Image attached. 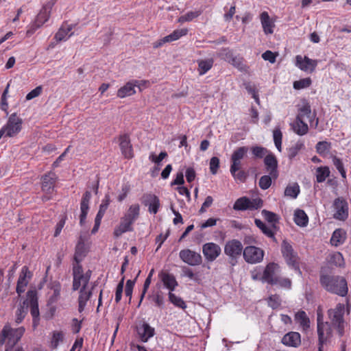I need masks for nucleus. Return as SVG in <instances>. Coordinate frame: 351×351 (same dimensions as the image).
<instances>
[{
    "mask_svg": "<svg viewBox=\"0 0 351 351\" xmlns=\"http://www.w3.org/2000/svg\"><path fill=\"white\" fill-rule=\"evenodd\" d=\"M321 285L329 292L340 296H346L348 291L347 281L339 276L322 275Z\"/></svg>",
    "mask_w": 351,
    "mask_h": 351,
    "instance_id": "1",
    "label": "nucleus"
},
{
    "mask_svg": "<svg viewBox=\"0 0 351 351\" xmlns=\"http://www.w3.org/2000/svg\"><path fill=\"white\" fill-rule=\"evenodd\" d=\"M25 328L21 326L17 328H12L9 324H5L1 332L7 339L5 351H11L14 346L19 341L25 332Z\"/></svg>",
    "mask_w": 351,
    "mask_h": 351,
    "instance_id": "2",
    "label": "nucleus"
},
{
    "mask_svg": "<svg viewBox=\"0 0 351 351\" xmlns=\"http://www.w3.org/2000/svg\"><path fill=\"white\" fill-rule=\"evenodd\" d=\"M57 180L58 176L53 171H49L42 176L41 189L44 193L43 196V201H48L51 199Z\"/></svg>",
    "mask_w": 351,
    "mask_h": 351,
    "instance_id": "3",
    "label": "nucleus"
},
{
    "mask_svg": "<svg viewBox=\"0 0 351 351\" xmlns=\"http://www.w3.org/2000/svg\"><path fill=\"white\" fill-rule=\"evenodd\" d=\"M281 252L287 265L294 269L299 275H301L302 272L299 267L298 255L294 252L292 246L287 241H282Z\"/></svg>",
    "mask_w": 351,
    "mask_h": 351,
    "instance_id": "4",
    "label": "nucleus"
},
{
    "mask_svg": "<svg viewBox=\"0 0 351 351\" xmlns=\"http://www.w3.org/2000/svg\"><path fill=\"white\" fill-rule=\"evenodd\" d=\"M345 312L344 305L338 304L334 309L328 311V315L332 324L337 328L339 336L344 333L343 315Z\"/></svg>",
    "mask_w": 351,
    "mask_h": 351,
    "instance_id": "5",
    "label": "nucleus"
},
{
    "mask_svg": "<svg viewBox=\"0 0 351 351\" xmlns=\"http://www.w3.org/2000/svg\"><path fill=\"white\" fill-rule=\"evenodd\" d=\"M54 3L49 1L46 3L36 16L35 21L30 25L29 29L27 31V34L31 35L35 32V31L41 27L45 22L49 19L51 10Z\"/></svg>",
    "mask_w": 351,
    "mask_h": 351,
    "instance_id": "6",
    "label": "nucleus"
},
{
    "mask_svg": "<svg viewBox=\"0 0 351 351\" xmlns=\"http://www.w3.org/2000/svg\"><path fill=\"white\" fill-rule=\"evenodd\" d=\"M22 123V119L19 117L16 113H13L9 117L6 124L1 130L5 134V137H13L21 130Z\"/></svg>",
    "mask_w": 351,
    "mask_h": 351,
    "instance_id": "7",
    "label": "nucleus"
},
{
    "mask_svg": "<svg viewBox=\"0 0 351 351\" xmlns=\"http://www.w3.org/2000/svg\"><path fill=\"white\" fill-rule=\"evenodd\" d=\"M23 302H26L27 308L29 306L30 307V313L33 318V327L35 328L38 326L40 320V313L36 290H29L27 293V298Z\"/></svg>",
    "mask_w": 351,
    "mask_h": 351,
    "instance_id": "8",
    "label": "nucleus"
},
{
    "mask_svg": "<svg viewBox=\"0 0 351 351\" xmlns=\"http://www.w3.org/2000/svg\"><path fill=\"white\" fill-rule=\"evenodd\" d=\"M332 208L333 210L332 217L335 219L344 221L349 215L348 204L343 197H337L334 199Z\"/></svg>",
    "mask_w": 351,
    "mask_h": 351,
    "instance_id": "9",
    "label": "nucleus"
},
{
    "mask_svg": "<svg viewBox=\"0 0 351 351\" xmlns=\"http://www.w3.org/2000/svg\"><path fill=\"white\" fill-rule=\"evenodd\" d=\"M301 120L306 119L311 127L316 128L318 125V119L316 118V114L311 112L310 104L306 100H303L302 104L298 106V113L296 116Z\"/></svg>",
    "mask_w": 351,
    "mask_h": 351,
    "instance_id": "10",
    "label": "nucleus"
},
{
    "mask_svg": "<svg viewBox=\"0 0 351 351\" xmlns=\"http://www.w3.org/2000/svg\"><path fill=\"white\" fill-rule=\"evenodd\" d=\"M263 200L260 198L250 199L247 197H242L236 200L233 209L235 210H257L262 207Z\"/></svg>",
    "mask_w": 351,
    "mask_h": 351,
    "instance_id": "11",
    "label": "nucleus"
},
{
    "mask_svg": "<svg viewBox=\"0 0 351 351\" xmlns=\"http://www.w3.org/2000/svg\"><path fill=\"white\" fill-rule=\"evenodd\" d=\"M73 291L79 290L80 288H86L88 284L87 279L84 276V271L82 265H75L72 267Z\"/></svg>",
    "mask_w": 351,
    "mask_h": 351,
    "instance_id": "12",
    "label": "nucleus"
},
{
    "mask_svg": "<svg viewBox=\"0 0 351 351\" xmlns=\"http://www.w3.org/2000/svg\"><path fill=\"white\" fill-rule=\"evenodd\" d=\"M179 257L184 263L190 266H197L202 263L201 254L190 249L180 250Z\"/></svg>",
    "mask_w": 351,
    "mask_h": 351,
    "instance_id": "13",
    "label": "nucleus"
},
{
    "mask_svg": "<svg viewBox=\"0 0 351 351\" xmlns=\"http://www.w3.org/2000/svg\"><path fill=\"white\" fill-rule=\"evenodd\" d=\"M264 252L255 246H247L243 250V258L246 262L251 264L260 263L263 259Z\"/></svg>",
    "mask_w": 351,
    "mask_h": 351,
    "instance_id": "14",
    "label": "nucleus"
},
{
    "mask_svg": "<svg viewBox=\"0 0 351 351\" xmlns=\"http://www.w3.org/2000/svg\"><path fill=\"white\" fill-rule=\"evenodd\" d=\"M32 278V273L29 270L27 266H23L19 274L16 289V293L19 295H21L25 292Z\"/></svg>",
    "mask_w": 351,
    "mask_h": 351,
    "instance_id": "15",
    "label": "nucleus"
},
{
    "mask_svg": "<svg viewBox=\"0 0 351 351\" xmlns=\"http://www.w3.org/2000/svg\"><path fill=\"white\" fill-rule=\"evenodd\" d=\"M221 250L217 243L210 242L206 243L202 246V253L206 261L209 262L214 261L221 254Z\"/></svg>",
    "mask_w": 351,
    "mask_h": 351,
    "instance_id": "16",
    "label": "nucleus"
},
{
    "mask_svg": "<svg viewBox=\"0 0 351 351\" xmlns=\"http://www.w3.org/2000/svg\"><path fill=\"white\" fill-rule=\"evenodd\" d=\"M317 60H312L307 56L302 57L300 55H298L295 57V66L305 72H313L317 65Z\"/></svg>",
    "mask_w": 351,
    "mask_h": 351,
    "instance_id": "17",
    "label": "nucleus"
},
{
    "mask_svg": "<svg viewBox=\"0 0 351 351\" xmlns=\"http://www.w3.org/2000/svg\"><path fill=\"white\" fill-rule=\"evenodd\" d=\"M242 251H243L242 243L237 239L228 241L224 247L225 254L232 258H236L240 256Z\"/></svg>",
    "mask_w": 351,
    "mask_h": 351,
    "instance_id": "18",
    "label": "nucleus"
},
{
    "mask_svg": "<svg viewBox=\"0 0 351 351\" xmlns=\"http://www.w3.org/2000/svg\"><path fill=\"white\" fill-rule=\"evenodd\" d=\"M280 274V267L274 263H269L265 268L261 276V280L270 284Z\"/></svg>",
    "mask_w": 351,
    "mask_h": 351,
    "instance_id": "19",
    "label": "nucleus"
},
{
    "mask_svg": "<svg viewBox=\"0 0 351 351\" xmlns=\"http://www.w3.org/2000/svg\"><path fill=\"white\" fill-rule=\"evenodd\" d=\"M136 332L141 341L143 343L147 342L155 335L154 328L145 322L137 326Z\"/></svg>",
    "mask_w": 351,
    "mask_h": 351,
    "instance_id": "20",
    "label": "nucleus"
},
{
    "mask_svg": "<svg viewBox=\"0 0 351 351\" xmlns=\"http://www.w3.org/2000/svg\"><path fill=\"white\" fill-rule=\"evenodd\" d=\"M317 330L318 335V348H323L324 344L330 335V326L328 322H326V324H319L317 326Z\"/></svg>",
    "mask_w": 351,
    "mask_h": 351,
    "instance_id": "21",
    "label": "nucleus"
},
{
    "mask_svg": "<svg viewBox=\"0 0 351 351\" xmlns=\"http://www.w3.org/2000/svg\"><path fill=\"white\" fill-rule=\"evenodd\" d=\"M91 199V193L86 191L82 195L80 202V223L83 225L86 221L88 212L89 210V203Z\"/></svg>",
    "mask_w": 351,
    "mask_h": 351,
    "instance_id": "22",
    "label": "nucleus"
},
{
    "mask_svg": "<svg viewBox=\"0 0 351 351\" xmlns=\"http://www.w3.org/2000/svg\"><path fill=\"white\" fill-rule=\"evenodd\" d=\"M264 163L267 169V171L271 176L275 180L278 176V161L275 156L272 154H267L264 159Z\"/></svg>",
    "mask_w": 351,
    "mask_h": 351,
    "instance_id": "23",
    "label": "nucleus"
},
{
    "mask_svg": "<svg viewBox=\"0 0 351 351\" xmlns=\"http://www.w3.org/2000/svg\"><path fill=\"white\" fill-rule=\"evenodd\" d=\"M95 285L94 284L90 290H88L87 287L80 289L78 297V311L80 313H82L84 310L87 302L91 298Z\"/></svg>",
    "mask_w": 351,
    "mask_h": 351,
    "instance_id": "24",
    "label": "nucleus"
},
{
    "mask_svg": "<svg viewBox=\"0 0 351 351\" xmlns=\"http://www.w3.org/2000/svg\"><path fill=\"white\" fill-rule=\"evenodd\" d=\"M159 277L165 287H166L169 292H173L178 285L176 277L171 274L162 271L160 273Z\"/></svg>",
    "mask_w": 351,
    "mask_h": 351,
    "instance_id": "25",
    "label": "nucleus"
},
{
    "mask_svg": "<svg viewBox=\"0 0 351 351\" xmlns=\"http://www.w3.org/2000/svg\"><path fill=\"white\" fill-rule=\"evenodd\" d=\"M282 343L287 346L297 348L301 343L300 334L297 332H289L284 335Z\"/></svg>",
    "mask_w": 351,
    "mask_h": 351,
    "instance_id": "26",
    "label": "nucleus"
},
{
    "mask_svg": "<svg viewBox=\"0 0 351 351\" xmlns=\"http://www.w3.org/2000/svg\"><path fill=\"white\" fill-rule=\"evenodd\" d=\"M73 28L72 24H63L55 35L56 40L59 42L68 40L73 34Z\"/></svg>",
    "mask_w": 351,
    "mask_h": 351,
    "instance_id": "27",
    "label": "nucleus"
},
{
    "mask_svg": "<svg viewBox=\"0 0 351 351\" xmlns=\"http://www.w3.org/2000/svg\"><path fill=\"white\" fill-rule=\"evenodd\" d=\"M120 141V148L122 154L125 158L132 157V148L130 143V137L128 134H123L119 137Z\"/></svg>",
    "mask_w": 351,
    "mask_h": 351,
    "instance_id": "28",
    "label": "nucleus"
},
{
    "mask_svg": "<svg viewBox=\"0 0 351 351\" xmlns=\"http://www.w3.org/2000/svg\"><path fill=\"white\" fill-rule=\"evenodd\" d=\"M145 205L149 207V212L156 214L160 207V200L158 197L152 194H148L145 196Z\"/></svg>",
    "mask_w": 351,
    "mask_h": 351,
    "instance_id": "29",
    "label": "nucleus"
},
{
    "mask_svg": "<svg viewBox=\"0 0 351 351\" xmlns=\"http://www.w3.org/2000/svg\"><path fill=\"white\" fill-rule=\"evenodd\" d=\"M133 223L129 221L125 217L121 219L119 226L114 229V234L116 237H120L122 234L126 232H130L133 230L132 228Z\"/></svg>",
    "mask_w": 351,
    "mask_h": 351,
    "instance_id": "30",
    "label": "nucleus"
},
{
    "mask_svg": "<svg viewBox=\"0 0 351 351\" xmlns=\"http://www.w3.org/2000/svg\"><path fill=\"white\" fill-rule=\"evenodd\" d=\"M295 320L299 324L302 330L307 332L310 328V319L304 311H299L295 315Z\"/></svg>",
    "mask_w": 351,
    "mask_h": 351,
    "instance_id": "31",
    "label": "nucleus"
},
{
    "mask_svg": "<svg viewBox=\"0 0 351 351\" xmlns=\"http://www.w3.org/2000/svg\"><path fill=\"white\" fill-rule=\"evenodd\" d=\"M86 255V251L85 245L84 242L80 241L75 247L73 265H81L80 263L83 261Z\"/></svg>",
    "mask_w": 351,
    "mask_h": 351,
    "instance_id": "32",
    "label": "nucleus"
},
{
    "mask_svg": "<svg viewBox=\"0 0 351 351\" xmlns=\"http://www.w3.org/2000/svg\"><path fill=\"white\" fill-rule=\"evenodd\" d=\"M261 21L265 34H271L274 32V23L271 20L267 12H263L261 14Z\"/></svg>",
    "mask_w": 351,
    "mask_h": 351,
    "instance_id": "33",
    "label": "nucleus"
},
{
    "mask_svg": "<svg viewBox=\"0 0 351 351\" xmlns=\"http://www.w3.org/2000/svg\"><path fill=\"white\" fill-rule=\"evenodd\" d=\"M291 128L295 133L299 136H303L307 134L308 126L303 120L295 118V121L291 124Z\"/></svg>",
    "mask_w": 351,
    "mask_h": 351,
    "instance_id": "34",
    "label": "nucleus"
},
{
    "mask_svg": "<svg viewBox=\"0 0 351 351\" xmlns=\"http://www.w3.org/2000/svg\"><path fill=\"white\" fill-rule=\"evenodd\" d=\"M134 84L132 80L127 82L123 86L117 90V97L119 98H125L136 93Z\"/></svg>",
    "mask_w": 351,
    "mask_h": 351,
    "instance_id": "35",
    "label": "nucleus"
},
{
    "mask_svg": "<svg viewBox=\"0 0 351 351\" xmlns=\"http://www.w3.org/2000/svg\"><path fill=\"white\" fill-rule=\"evenodd\" d=\"M49 287L52 293L49 296L48 303L52 304L56 303L60 298L61 285L58 281H53L49 284Z\"/></svg>",
    "mask_w": 351,
    "mask_h": 351,
    "instance_id": "36",
    "label": "nucleus"
},
{
    "mask_svg": "<svg viewBox=\"0 0 351 351\" xmlns=\"http://www.w3.org/2000/svg\"><path fill=\"white\" fill-rule=\"evenodd\" d=\"M294 221L300 227H306L308 223V217L303 210L297 209L294 212Z\"/></svg>",
    "mask_w": 351,
    "mask_h": 351,
    "instance_id": "37",
    "label": "nucleus"
},
{
    "mask_svg": "<svg viewBox=\"0 0 351 351\" xmlns=\"http://www.w3.org/2000/svg\"><path fill=\"white\" fill-rule=\"evenodd\" d=\"M140 215V206L138 204L131 205L123 217L134 223Z\"/></svg>",
    "mask_w": 351,
    "mask_h": 351,
    "instance_id": "38",
    "label": "nucleus"
},
{
    "mask_svg": "<svg viewBox=\"0 0 351 351\" xmlns=\"http://www.w3.org/2000/svg\"><path fill=\"white\" fill-rule=\"evenodd\" d=\"M346 239V232L342 229L335 230L330 239L331 243L335 246L343 244Z\"/></svg>",
    "mask_w": 351,
    "mask_h": 351,
    "instance_id": "39",
    "label": "nucleus"
},
{
    "mask_svg": "<svg viewBox=\"0 0 351 351\" xmlns=\"http://www.w3.org/2000/svg\"><path fill=\"white\" fill-rule=\"evenodd\" d=\"M256 226L261 230L263 233L265 234L267 237L275 239L274 233L272 230V227L267 226L264 222H263L261 219H256L254 221Z\"/></svg>",
    "mask_w": 351,
    "mask_h": 351,
    "instance_id": "40",
    "label": "nucleus"
},
{
    "mask_svg": "<svg viewBox=\"0 0 351 351\" xmlns=\"http://www.w3.org/2000/svg\"><path fill=\"white\" fill-rule=\"evenodd\" d=\"M330 169L327 166L319 167L316 169V180L319 183L324 182L329 177Z\"/></svg>",
    "mask_w": 351,
    "mask_h": 351,
    "instance_id": "41",
    "label": "nucleus"
},
{
    "mask_svg": "<svg viewBox=\"0 0 351 351\" xmlns=\"http://www.w3.org/2000/svg\"><path fill=\"white\" fill-rule=\"evenodd\" d=\"M213 60L208 58L206 60H202L198 62V71L199 74L202 75L208 72L213 65Z\"/></svg>",
    "mask_w": 351,
    "mask_h": 351,
    "instance_id": "42",
    "label": "nucleus"
},
{
    "mask_svg": "<svg viewBox=\"0 0 351 351\" xmlns=\"http://www.w3.org/2000/svg\"><path fill=\"white\" fill-rule=\"evenodd\" d=\"M300 192V186L298 183L288 185L285 190V195L292 199H295Z\"/></svg>",
    "mask_w": 351,
    "mask_h": 351,
    "instance_id": "43",
    "label": "nucleus"
},
{
    "mask_svg": "<svg viewBox=\"0 0 351 351\" xmlns=\"http://www.w3.org/2000/svg\"><path fill=\"white\" fill-rule=\"evenodd\" d=\"M27 313V304L26 302H23L22 304L19 306L15 313V322L19 324L23 322L25 317Z\"/></svg>",
    "mask_w": 351,
    "mask_h": 351,
    "instance_id": "44",
    "label": "nucleus"
},
{
    "mask_svg": "<svg viewBox=\"0 0 351 351\" xmlns=\"http://www.w3.org/2000/svg\"><path fill=\"white\" fill-rule=\"evenodd\" d=\"M304 148V144L302 141H297L288 149V158L290 160L293 159L299 153V152Z\"/></svg>",
    "mask_w": 351,
    "mask_h": 351,
    "instance_id": "45",
    "label": "nucleus"
},
{
    "mask_svg": "<svg viewBox=\"0 0 351 351\" xmlns=\"http://www.w3.org/2000/svg\"><path fill=\"white\" fill-rule=\"evenodd\" d=\"M269 285H276L282 288L290 289L291 286V281L287 278H282L278 275L271 281Z\"/></svg>",
    "mask_w": 351,
    "mask_h": 351,
    "instance_id": "46",
    "label": "nucleus"
},
{
    "mask_svg": "<svg viewBox=\"0 0 351 351\" xmlns=\"http://www.w3.org/2000/svg\"><path fill=\"white\" fill-rule=\"evenodd\" d=\"M188 29L185 28L176 29L169 35L165 36V40L168 41V43L177 40L182 36L186 35Z\"/></svg>",
    "mask_w": 351,
    "mask_h": 351,
    "instance_id": "47",
    "label": "nucleus"
},
{
    "mask_svg": "<svg viewBox=\"0 0 351 351\" xmlns=\"http://www.w3.org/2000/svg\"><path fill=\"white\" fill-rule=\"evenodd\" d=\"M168 296L170 302H171L174 306L182 309H185L186 308L185 302L180 297L173 293V292H169Z\"/></svg>",
    "mask_w": 351,
    "mask_h": 351,
    "instance_id": "48",
    "label": "nucleus"
},
{
    "mask_svg": "<svg viewBox=\"0 0 351 351\" xmlns=\"http://www.w3.org/2000/svg\"><path fill=\"white\" fill-rule=\"evenodd\" d=\"M331 143L327 141H319L316 144L315 149L317 154L325 156L330 149Z\"/></svg>",
    "mask_w": 351,
    "mask_h": 351,
    "instance_id": "49",
    "label": "nucleus"
},
{
    "mask_svg": "<svg viewBox=\"0 0 351 351\" xmlns=\"http://www.w3.org/2000/svg\"><path fill=\"white\" fill-rule=\"evenodd\" d=\"M261 214L266 221L271 223V227L275 228V223L278 221V215L276 213L267 210H263L261 211Z\"/></svg>",
    "mask_w": 351,
    "mask_h": 351,
    "instance_id": "50",
    "label": "nucleus"
},
{
    "mask_svg": "<svg viewBox=\"0 0 351 351\" xmlns=\"http://www.w3.org/2000/svg\"><path fill=\"white\" fill-rule=\"evenodd\" d=\"M332 161L336 169L338 170L339 173L341 174V177L343 178H346V171L344 168L343 163L342 162V160L336 156H331Z\"/></svg>",
    "mask_w": 351,
    "mask_h": 351,
    "instance_id": "51",
    "label": "nucleus"
},
{
    "mask_svg": "<svg viewBox=\"0 0 351 351\" xmlns=\"http://www.w3.org/2000/svg\"><path fill=\"white\" fill-rule=\"evenodd\" d=\"M330 262L335 266L343 267L345 265L344 258L340 252H335L330 255Z\"/></svg>",
    "mask_w": 351,
    "mask_h": 351,
    "instance_id": "52",
    "label": "nucleus"
},
{
    "mask_svg": "<svg viewBox=\"0 0 351 351\" xmlns=\"http://www.w3.org/2000/svg\"><path fill=\"white\" fill-rule=\"evenodd\" d=\"M273 138L275 146L279 152L282 150V134L280 128H276L273 131Z\"/></svg>",
    "mask_w": 351,
    "mask_h": 351,
    "instance_id": "53",
    "label": "nucleus"
},
{
    "mask_svg": "<svg viewBox=\"0 0 351 351\" xmlns=\"http://www.w3.org/2000/svg\"><path fill=\"white\" fill-rule=\"evenodd\" d=\"M229 63L241 71H245L246 69L244 60L239 55H235Z\"/></svg>",
    "mask_w": 351,
    "mask_h": 351,
    "instance_id": "54",
    "label": "nucleus"
},
{
    "mask_svg": "<svg viewBox=\"0 0 351 351\" xmlns=\"http://www.w3.org/2000/svg\"><path fill=\"white\" fill-rule=\"evenodd\" d=\"M247 151L248 148L245 146L237 148L233 152L230 160H241L245 156Z\"/></svg>",
    "mask_w": 351,
    "mask_h": 351,
    "instance_id": "55",
    "label": "nucleus"
},
{
    "mask_svg": "<svg viewBox=\"0 0 351 351\" xmlns=\"http://www.w3.org/2000/svg\"><path fill=\"white\" fill-rule=\"evenodd\" d=\"M152 300L155 303V305L160 308H163L165 306V298L162 291H157L155 294L152 295Z\"/></svg>",
    "mask_w": 351,
    "mask_h": 351,
    "instance_id": "56",
    "label": "nucleus"
},
{
    "mask_svg": "<svg viewBox=\"0 0 351 351\" xmlns=\"http://www.w3.org/2000/svg\"><path fill=\"white\" fill-rule=\"evenodd\" d=\"M272 179H274L271 176L269 175H265L263 176L258 182V185L260 188L263 190H266L269 189L271 184Z\"/></svg>",
    "mask_w": 351,
    "mask_h": 351,
    "instance_id": "57",
    "label": "nucleus"
},
{
    "mask_svg": "<svg viewBox=\"0 0 351 351\" xmlns=\"http://www.w3.org/2000/svg\"><path fill=\"white\" fill-rule=\"evenodd\" d=\"M201 14L199 11H191L187 12L186 14L181 16L178 19V22L184 23L186 21H191L193 19L198 17Z\"/></svg>",
    "mask_w": 351,
    "mask_h": 351,
    "instance_id": "58",
    "label": "nucleus"
},
{
    "mask_svg": "<svg viewBox=\"0 0 351 351\" xmlns=\"http://www.w3.org/2000/svg\"><path fill=\"white\" fill-rule=\"evenodd\" d=\"M311 84V80L309 77L304 78L293 82V88L296 90L303 89Z\"/></svg>",
    "mask_w": 351,
    "mask_h": 351,
    "instance_id": "59",
    "label": "nucleus"
},
{
    "mask_svg": "<svg viewBox=\"0 0 351 351\" xmlns=\"http://www.w3.org/2000/svg\"><path fill=\"white\" fill-rule=\"evenodd\" d=\"M234 56L233 51L228 48H223L219 52V56L228 62H231Z\"/></svg>",
    "mask_w": 351,
    "mask_h": 351,
    "instance_id": "60",
    "label": "nucleus"
},
{
    "mask_svg": "<svg viewBox=\"0 0 351 351\" xmlns=\"http://www.w3.org/2000/svg\"><path fill=\"white\" fill-rule=\"evenodd\" d=\"M252 154L259 158H262L267 153V149L263 147L254 146L252 147Z\"/></svg>",
    "mask_w": 351,
    "mask_h": 351,
    "instance_id": "61",
    "label": "nucleus"
},
{
    "mask_svg": "<svg viewBox=\"0 0 351 351\" xmlns=\"http://www.w3.org/2000/svg\"><path fill=\"white\" fill-rule=\"evenodd\" d=\"M63 340V334L61 332H54L51 339V347L56 349L59 346L60 342Z\"/></svg>",
    "mask_w": 351,
    "mask_h": 351,
    "instance_id": "62",
    "label": "nucleus"
},
{
    "mask_svg": "<svg viewBox=\"0 0 351 351\" xmlns=\"http://www.w3.org/2000/svg\"><path fill=\"white\" fill-rule=\"evenodd\" d=\"M281 304V300L278 295H272L269 298L268 305L273 309L278 308Z\"/></svg>",
    "mask_w": 351,
    "mask_h": 351,
    "instance_id": "63",
    "label": "nucleus"
},
{
    "mask_svg": "<svg viewBox=\"0 0 351 351\" xmlns=\"http://www.w3.org/2000/svg\"><path fill=\"white\" fill-rule=\"evenodd\" d=\"M235 180L244 182L247 178V173L241 169L238 171L230 173Z\"/></svg>",
    "mask_w": 351,
    "mask_h": 351,
    "instance_id": "64",
    "label": "nucleus"
}]
</instances>
